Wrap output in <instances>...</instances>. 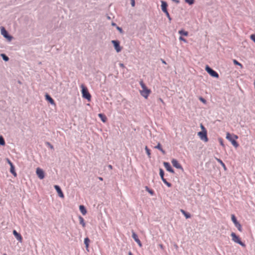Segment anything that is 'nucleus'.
Returning <instances> with one entry per match:
<instances>
[{
  "instance_id": "nucleus-35",
  "label": "nucleus",
  "mask_w": 255,
  "mask_h": 255,
  "mask_svg": "<svg viewBox=\"0 0 255 255\" xmlns=\"http://www.w3.org/2000/svg\"><path fill=\"white\" fill-rule=\"evenodd\" d=\"M162 181L168 187H170L171 186V184L167 182L165 179L163 180Z\"/></svg>"
},
{
  "instance_id": "nucleus-4",
  "label": "nucleus",
  "mask_w": 255,
  "mask_h": 255,
  "mask_svg": "<svg viewBox=\"0 0 255 255\" xmlns=\"http://www.w3.org/2000/svg\"><path fill=\"white\" fill-rule=\"evenodd\" d=\"M1 34L4 37L6 38L8 41H11L12 39V36L9 35L8 32L5 30L4 27H1L0 28Z\"/></svg>"
},
{
  "instance_id": "nucleus-20",
  "label": "nucleus",
  "mask_w": 255,
  "mask_h": 255,
  "mask_svg": "<svg viewBox=\"0 0 255 255\" xmlns=\"http://www.w3.org/2000/svg\"><path fill=\"white\" fill-rule=\"evenodd\" d=\"M215 159L217 160V161L221 164V165L222 166V167L224 168L225 170H227V167L224 164V163L222 161V160L219 158H218L217 157L215 158Z\"/></svg>"
},
{
  "instance_id": "nucleus-43",
  "label": "nucleus",
  "mask_w": 255,
  "mask_h": 255,
  "mask_svg": "<svg viewBox=\"0 0 255 255\" xmlns=\"http://www.w3.org/2000/svg\"><path fill=\"white\" fill-rule=\"evenodd\" d=\"M159 101H160L161 102V103H162L163 105H164V106L165 105V103H164V102L163 101V100L161 98H159Z\"/></svg>"
},
{
  "instance_id": "nucleus-45",
  "label": "nucleus",
  "mask_w": 255,
  "mask_h": 255,
  "mask_svg": "<svg viewBox=\"0 0 255 255\" xmlns=\"http://www.w3.org/2000/svg\"><path fill=\"white\" fill-rule=\"evenodd\" d=\"M220 144H221V145H222L223 146H224V143H223V140H222V139H221H221H220Z\"/></svg>"
},
{
  "instance_id": "nucleus-29",
  "label": "nucleus",
  "mask_w": 255,
  "mask_h": 255,
  "mask_svg": "<svg viewBox=\"0 0 255 255\" xmlns=\"http://www.w3.org/2000/svg\"><path fill=\"white\" fill-rule=\"evenodd\" d=\"M231 142L235 147H237L239 146V144L237 143L235 139H233Z\"/></svg>"
},
{
  "instance_id": "nucleus-34",
  "label": "nucleus",
  "mask_w": 255,
  "mask_h": 255,
  "mask_svg": "<svg viewBox=\"0 0 255 255\" xmlns=\"http://www.w3.org/2000/svg\"><path fill=\"white\" fill-rule=\"evenodd\" d=\"M185 1L190 5H192L194 3L195 0H185Z\"/></svg>"
},
{
  "instance_id": "nucleus-18",
  "label": "nucleus",
  "mask_w": 255,
  "mask_h": 255,
  "mask_svg": "<svg viewBox=\"0 0 255 255\" xmlns=\"http://www.w3.org/2000/svg\"><path fill=\"white\" fill-rule=\"evenodd\" d=\"M155 148L158 149L163 154H165V151L163 149V148L161 147V144L158 142L157 145L155 146Z\"/></svg>"
},
{
  "instance_id": "nucleus-23",
  "label": "nucleus",
  "mask_w": 255,
  "mask_h": 255,
  "mask_svg": "<svg viewBox=\"0 0 255 255\" xmlns=\"http://www.w3.org/2000/svg\"><path fill=\"white\" fill-rule=\"evenodd\" d=\"M10 171L13 175L14 176H16L17 174L15 171H14V167L13 165H11V166H10Z\"/></svg>"
},
{
  "instance_id": "nucleus-12",
  "label": "nucleus",
  "mask_w": 255,
  "mask_h": 255,
  "mask_svg": "<svg viewBox=\"0 0 255 255\" xmlns=\"http://www.w3.org/2000/svg\"><path fill=\"white\" fill-rule=\"evenodd\" d=\"M54 188L57 192L58 195L61 198H64V195L60 187L58 185H55Z\"/></svg>"
},
{
  "instance_id": "nucleus-17",
  "label": "nucleus",
  "mask_w": 255,
  "mask_h": 255,
  "mask_svg": "<svg viewBox=\"0 0 255 255\" xmlns=\"http://www.w3.org/2000/svg\"><path fill=\"white\" fill-rule=\"evenodd\" d=\"M98 116L99 117V118L101 119V121L104 122V123H106L107 121V118L106 117V116L105 115H104V114H99L98 115Z\"/></svg>"
},
{
  "instance_id": "nucleus-54",
  "label": "nucleus",
  "mask_w": 255,
  "mask_h": 255,
  "mask_svg": "<svg viewBox=\"0 0 255 255\" xmlns=\"http://www.w3.org/2000/svg\"><path fill=\"white\" fill-rule=\"evenodd\" d=\"M201 128H202L203 129H205V128L204 127V126H203L202 125H201Z\"/></svg>"
},
{
  "instance_id": "nucleus-42",
  "label": "nucleus",
  "mask_w": 255,
  "mask_h": 255,
  "mask_svg": "<svg viewBox=\"0 0 255 255\" xmlns=\"http://www.w3.org/2000/svg\"><path fill=\"white\" fill-rule=\"evenodd\" d=\"M131 4L132 6H134V5H135L134 0H131Z\"/></svg>"
},
{
  "instance_id": "nucleus-46",
  "label": "nucleus",
  "mask_w": 255,
  "mask_h": 255,
  "mask_svg": "<svg viewBox=\"0 0 255 255\" xmlns=\"http://www.w3.org/2000/svg\"><path fill=\"white\" fill-rule=\"evenodd\" d=\"M117 29H118V30H119V31H120V32H122L123 30H122V28H121V27H120L118 26V27H117Z\"/></svg>"
},
{
  "instance_id": "nucleus-30",
  "label": "nucleus",
  "mask_w": 255,
  "mask_h": 255,
  "mask_svg": "<svg viewBox=\"0 0 255 255\" xmlns=\"http://www.w3.org/2000/svg\"><path fill=\"white\" fill-rule=\"evenodd\" d=\"M231 219H232V221H233V222L234 223V224L238 222V221H237L235 215L234 214H232V216H231Z\"/></svg>"
},
{
  "instance_id": "nucleus-52",
  "label": "nucleus",
  "mask_w": 255,
  "mask_h": 255,
  "mask_svg": "<svg viewBox=\"0 0 255 255\" xmlns=\"http://www.w3.org/2000/svg\"><path fill=\"white\" fill-rule=\"evenodd\" d=\"M99 179L101 181H102L103 180V178L101 177H99Z\"/></svg>"
},
{
  "instance_id": "nucleus-28",
  "label": "nucleus",
  "mask_w": 255,
  "mask_h": 255,
  "mask_svg": "<svg viewBox=\"0 0 255 255\" xmlns=\"http://www.w3.org/2000/svg\"><path fill=\"white\" fill-rule=\"evenodd\" d=\"M145 150L146 151V152L147 153V154L148 155V156L149 158H150V155H151V153H150V149L147 147V146H145Z\"/></svg>"
},
{
  "instance_id": "nucleus-36",
  "label": "nucleus",
  "mask_w": 255,
  "mask_h": 255,
  "mask_svg": "<svg viewBox=\"0 0 255 255\" xmlns=\"http://www.w3.org/2000/svg\"><path fill=\"white\" fill-rule=\"evenodd\" d=\"M233 62L235 64V65H239L240 66H241V67H242V64H241L240 63H239L238 61H237L236 60H233Z\"/></svg>"
},
{
  "instance_id": "nucleus-57",
  "label": "nucleus",
  "mask_w": 255,
  "mask_h": 255,
  "mask_svg": "<svg viewBox=\"0 0 255 255\" xmlns=\"http://www.w3.org/2000/svg\"><path fill=\"white\" fill-rule=\"evenodd\" d=\"M3 255H6V254H4Z\"/></svg>"
},
{
  "instance_id": "nucleus-11",
  "label": "nucleus",
  "mask_w": 255,
  "mask_h": 255,
  "mask_svg": "<svg viewBox=\"0 0 255 255\" xmlns=\"http://www.w3.org/2000/svg\"><path fill=\"white\" fill-rule=\"evenodd\" d=\"M163 164H164V166L165 168H166V169L168 171H169V172H171L172 173H174V171L172 169V168L171 167V166L170 164H169V163L166 162H164L163 163Z\"/></svg>"
},
{
  "instance_id": "nucleus-47",
  "label": "nucleus",
  "mask_w": 255,
  "mask_h": 255,
  "mask_svg": "<svg viewBox=\"0 0 255 255\" xmlns=\"http://www.w3.org/2000/svg\"><path fill=\"white\" fill-rule=\"evenodd\" d=\"M159 247H160V248L162 250H164V247H163V245L162 244H159Z\"/></svg>"
},
{
  "instance_id": "nucleus-5",
  "label": "nucleus",
  "mask_w": 255,
  "mask_h": 255,
  "mask_svg": "<svg viewBox=\"0 0 255 255\" xmlns=\"http://www.w3.org/2000/svg\"><path fill=\"white\" fill-rule=\"evenodd\" d=\"M206 71L212 77L215 78H219V74L212 69H211L209 66L207 65L205 67Z\"/></svg>"
},
{
  "instance_id": "nucleus-37",
  "label": "nucleus",
  "mask_w": 255,
  "mask_h": 255,
  "mask_svg": "<svg viewBox=\"0 0 255 255\" xmlns=\"http://www.w3.org/2000/svg\"><path fill=\"white\" fill-rule=\"evenodd\" d=\"M250 38L255 43V34H252Z\"/></svg>"
},
{
  "instance_id": "nucleus-3",
  "label": "nucleus",
  "mask_w": 255,
  "mask_h": 255,
  "mask_svg": "<svg viewBox=\"0 0 255 255\" xmlns=\"http://www.w3.org/2000/svg\"><path fill=\"white\" fill-rule=\"evenodd\" d=\"M231 236L232 237V239L233 242H234L236 243L239 244L243 247H246V244L241 241L239 237L237 236V235L235 233H232Z\"/></svg>"
},
{
  "instance_id": "nucleus-8",
  "label": "nucleus",
  "mask_w": 255,
  "mask_h": 255,
  "mask_svg": "<svg viewBox=\"0 0 255 255\" xmlns=\"http://www.w3.org/2000/svg\"><path fill=\"white\" fill-rule=\"evenodd\" d=\"M198 135L200 136V138L207 142L208 140L207 135V132L205 130V131H200L198 132Z\"/></svg>"
},
{
  "instance_id": "nucleus-32",
  "label": "nucleus",
  "mask_w": 255,
  "mask_h": 255,
  "mask_svg": "<svg viewBox=\"0 0 255 255\" xmlns=\"http://www.w3.org/2000/svg\"><path fill=\"white\" fill-rule=\"evenodd\" d=\"M146 190L151 195H153L154 192L153 190L150 189L147 186L145 187Z\"/></svg>"
},
{
  "instance_id": "nucleus-41",
  "label": "nucleus",
  "mask_w": 255,
  "mask_h": 255,
  "mask_svg": "<svg viewBox=\"0 0 255 255\" xmlns=\"http://www.w3.org/2000/svg\"><path fill=\"white\" fill-rule=\"evenodd\" d=\"M200 100L203 103H206V101L203 98L201 97L200 98Z\"/></svg>"
},
{
  "instance_id": "nucleus-50",
  "label": "nucleus",
  "mask_w": 255,
  "mask_h": 255,
  "mask_svg": "<svg viewBox=\"0 0 255 255\" xmlns=\"http://www.w3.org/2000/svg\"><path fill=\"white\" fill-rule=\"evenodd\" d=\"M161 61L163 64H166V62L164 60L161 59Z\"/></svg>"
},
{
  "instance_id": "nucleus-14",
  "label": "nucleus",
  "mask_w": 255,
  "mask_h": 255,
  "mask_svg": "<svg viewBox=\"0 0 255 255\" xmlns=\"http://www.w3.org/2000/svg\"><path fill=\"white\" fill-rule=\"evenodd\" d=\"M167 7V3L164 1H161V9L164 13L168 12Z\"/></svg>"
},
{
  "instance_id": "nucleus-39",
  "label": "nucleus",
  "mask_w": 255,
  "mask_h": 255,
  "mask_svg": "<svg viewBox=\"0 0 255 255\" xmlns=\"http://www.w3.org/2000/svg\"><path fill=\"white\" fill-rule=\"evenodd\" d=\"M165 13L166 14V15L167 16V17H168V18L169 19V20L170 21H171V17L170 16V15H169V12H165Z\"/></svg>"
},
{
  "instance_id": "nucleus-15",
  "label": "nucleus",
  "mask_w": 255,
  "mask_h": 255,
  "mask_svg": "<svg viewBox=\"0 0 255 255\" xmlns=\"http://www.w3.org/2000/svg\"><path fill=\"white\" fill-rule=\"evenodd\" d=\"M46 99L49 101L51 104L52 105H55V102L54 100L48 94H46L45 95Z\"/></svg>"
},
{
  "instance_id": "nucleus-38",
  "label": "nucleus",
  "mask_w": 255,
  "mask_h": 255,
  "mask_svg": "<svg viewBox=\"0 0 255 255\" xmlns=\"http://www.w3.org/2000/svg\"><path fill=\"white\" fill-rule=\"evenodd\" d=\"M46 144L52 149L54 148L53 146L49 142H46Z\"/></svg>"
},
{
  "instance_id": "nucleus-31",
  "label": "nucleus",
  "mask_w": 255,
  "mask_h": 255,
  "mask_svg": "<svg viewBox=\"0 0 255 255\" xmlns=\"http://www.w3.org/2000/svg\"><path fill=\"white\" fill-rule=\"evenodd\" d=\"M226 138L230 141L233 139L232 135L229 132L227 133Z\"/></svg>"
},
{
  "instance_id": "nucleus-27",
  "label": "nucleus",
  "mask_w": 255,
  "mask_h": 255,
  "mask_svg": "<svg viewBox=\"0 0 255 255\" xmlns=\"http://www.w3.org/2000/svg\"><path fill=\"white\" fill-rule=\"evenodd\" d=\"M5 144L4 138L2 136H0V145H4Z\"/></svg>"
},
{
  "instance_id": "nucleus-24",
  "label": "nucleus",
  "mask_w": 255,
  "mask_h": 255,
  "mask_svg": "<svg viewBox=\"0 0 255 255\" xmlns=\"http://www.w3.org/2000/svg\"><path fill=\"white\" fill-rule=\"evenodd\" d=\"M80 223L82 225L83 227H85L86 226L84 218L82 217L81 216L79 217Z\"/></svg>"
},
{
  "instance_id": "nucleus-44",
  "label": "nucleus",
  "mask_w": 255,
  "mask_h": 255,
  "mask_svg": "<svg viewBox=\"0 0 255 255\" xmlns=\"http://www.w3.org/2000/svg\"><path fill=\"white\" fill-rule=\"evenodd\" d=\"M7 161L10 166H11V165H13L12 163L10 161V160L9 159L7 158Z\"/></svg>"
},
{
  "instance_id": "nucleus-48",
  "label": "nucleus",
  "mask_w": 255,
  "mask_h": 255,
  "mask_svg": "<svg viewBox=\"0 0 255 255\" xmlns=\"http://www.w3.org/2000/svg\"><path fill=\"white\" fill-rule=\"evenodd\" d=\"M119 65L122 68H125V65L123 63H120Z\"/></svg>"
},
{
  "instance_id": "nucleus-56",
  "label": "nucleus",
  "mask_w": 255,
  "mask_h": 255,
  "mask_svg": "<svg viewBox=\"0 0 255 255\" xmlns=\"http://www.w3.org/2000/svg\"><path fill=\"white\" fill-rule=\"evenodd\" d=\"M128 255H133L130 252H129L128 253Z\"/></svg>"
},
{
  "instance_id": "nucleus-10",
  "label": "nucleus",
  "mask_w": 255,
  "mask_h": 255,
  "mask_svg": "<svg viewBox=\"0 0 255 255\" xmlns=\"http://www.w3.org/2000/svg\"><path fill=\"white\" fill-rule=\"evenodd\" d=\"M132 237L134 240V241L137 243L139 247L142 246V244L139 239H138L137 235L133 231L132 232Z\"/></svg>"
},
{
  "instance_id": "nucleus-22",
  "label": "nucleus",
  "mask_w": 255,
  "mask_h": 255,
  "mask_svg": "<svg viewBox=\"0 0 255 255\" xmlns=\"http://www.w3.org/2000/svg\"><path fill=\"white\" fill-rule=\"evenodd\" d=\"M234 225L238 228V230L240 232H242V225H241V224L239 222L235 223Z\"/></svg>"
},
{
  "instance_id": "nucleus-55",
  "label": "nucleus",
  "mask_w": 255,
  "mask_h": 255,
  "mask_svg": "<svg viewBox=\"0 0 255 255\" xmlns=\"http://www.w3.org/2000/svg\"><path fill=\"white\" fill-rule=\"evenodd\" d=\"M112 25L113 26H115V25H116V24L115 23L113 22V23H112Z\"/></svg>"
},
{
  "instance_id": "nucleus-7",
  "label": "nucleus",
  "mask_w": 255,
  "mask_h": 255,
  "mask_svg": "<svg viewBox=\"0 0 255 255\" xmlns=\"http://www.w3.org/2000/svg\"><path fill=\"white\" fill-rule=\"evenodd\" d=\"M112 43L113 44L115 49L117 52H120L122 50V47L120 45V42L118 40H112Z\"/></svg>"
},
{
  "instance_id": "nucleus-19",
  "label": "nucleus",
  "mask_w": 255,
  "mask_h": 255,
  "mask_svg": "<svg viewBox=\"0 0 255 255\" xmlns=\"http://www.w3.org/2000/svg\"><path fill=\"white\" fill-rule=\"evenodd\" d=\"M79 209L83 215H85L86 214L87 210L83 205H80L79 207Z\"/></svg>"
},
{
  "instance_id": "nucleus-40",
  "label": "nucleus",
  "mask_w": 255,
  "mask_h": 255,
  "mask_svg": "<svg viewBox=\"0 0 255 255\" xmlns=\"http://www.w3.org/2000/svg\"><path fill=\"white\" fill-rule=\"evenodd\" d=\"M179 40H181V41H183L184 42H187L186 39L184 38H183V37H182V36H180L179 37Z\"/></svg>"
},
{
  "instance_id": "nucleus-9",
  "label": "nucleus",
  "mask_w": 255,
  "mask_h": 255,
  "mask_svg": "<svg viewBox=\"0 0 255 255\" xmlns=\"http://www.w3.org/2000/svg\"><path fill=\"white\" fill-rule=\"evenodd\" d=\"M171 163L174 167L177 169H181L182 171L183 170V168L181 164L178 162V161L175 159H172L171 160Z\"/></svg>"
},
{
  "instance_id": "nucleus-6",
  "label": "nucleus",
  "mask_w": 255,
  "mask_h": 255,
  "mask_svg": "<svg viewBox=\"0 0 255 255\" xmlns=\"http://www.w3.org/2000/svg\"><path fill=\"white\" fill-rule=\"evenodd\" d=\"M36 173L40 179H43L45 177L44 171L39 167L36 168Z\"/></svg>"
},
{
  "instance_id": "nucleus-49",
  "label": "nucleus",
  "mask_w": 255,
  "mask_h": 255,
  "mask_svg": "<svg viewBox=\"0 0 255 255\" xmlns=\"http://www.w3.org/2000/svg\"><path fill=\"white\" fill-rule=\"evenodd\" d=\"M108 167H109L110 169H113V166H112V165H108Z\"/></svg>"
},
{
  "instance_id": "nucleus-16",
  "label": "nucleus",
  "mask_w": 255,
  "mask_h": 255,
  "mask_svg": "<svg viewBox=\"0 0 255 255\" xmlns=\"http://www.w3.org/2000/svg\"><path fill=\"white\" fill-rule=\"evenodd\" d=\"M90 242V240L88 238H86L84 239V244L85 245L86 250L88 251H89L88 248H89Z\"/></svg>"
},
{
  "instance_id": "nucleus-13",
  "label": "nucleus",
  "mask_w": 255,
  "mask_h": 255,
  "mask_svg": "<svg viewBox=\"0 0 255 255\" xmlns=\"http://www.w3.org/2000/svg\"><path fill=\"white\" fill-rule=\"evenodd\" d=\"M13 234L18 241H19L20 242H22V238L20 234L17 233L15 230H13Z\"/></svg>"
},
{
  "instance_id": "nucleus-1",
  "label": "nucleus",
  "mask_w": 255,
  "mask_h": 255,
  "mask_svg": "<svg viewBox=\"0 0 255 255\" xmlns=\"http://www.w3.org/2000/svg\"><path fill=\"white\" fill-rule=\"evenodd\" d=\"M140 85L142 88V90L140 91V93L142 96L147 99L150 93V90L148 89L142 81L139 82Z\"/></svg>"
},
{
  "instance_id": "nucleus-21",
  "label": "nucleus",
  "mask_w": 255,
  "mask_h": 255,
  "mask_svg": "<svg viewBox=\"0 0 255 255\" xmlns=\"http://www.w3.org/2000/svg\"><path fill=\"white\" fill-rule=\"evenodd\" d=\"M181 212L185 216L186 218L188 219V218H190L191 217L190 214L189 213H187L186 212H185L184 210H182V209L181 210Z\"/></svg>"
},
{
  "instance_id": "nucleus-26",
  "label": "nucleus",
  "mask_w": 255,
  "mask_h": 255,
  "mask_svg": "<svg viewBox=\"0 0 255 255\" xmlns=\"http://www.w3.org/2000/svg\"><path fill=\"white\" fill-rule=\"evenodd\" d=\"M159 175L161 178L162 180L165 179L164 178V171L162 168H160L159 169Z\"/></svg>"
},
{
  "instance_id": "nucleus-33",
  "label": "nucleus",
  "mask_w": 255,
  "mask_h": 255,
  "mask_svg": "<svg viewBox=\"0 0 255 255\" xmlns=\"http://www.w3.org/2000/svg\"><path fill=\"white\" fill-rule=\"evenodd\" d=\"M1 56L2 57L3 60L5 61H7L9 60L8 57L6 56L4 54H1Z\"/></svg>"
},
{
  "instance_id": "nucleus-53",
  "label": "nucleus",
  "mask_w": 255,
  "mask_h": 255,
  "mask_svg": "<svg viewBox=\"0 0 255 255\" xmlns=\"http://www.w3.org/2000/svg\"><path fill=\"white\" fill-rule=\"evenodd\" d=\"M234 137L235 139H237L238 138V136L236 135H234Z\"/></svg>"
},
{
  "instance_id": "nucleus-2",
  "label": "nucleus",
  "mask_w": 255,
  "mask_h": 255,
  "mask_svg": "<svg viewBox=\"0 0 255 255\" xmlns=\"http://www.w3.org/2000/svg\"><path fill=\"white\" fill-rule=\"evenodd\" d=\"M81 87L82 88V94L83 97L87 99L88 101H90L91 99V96L87 88L83 84L81 85Z\"/></svg>"
},
{
  "instance_id": "nucleus-25",
  "label": "nucleus",
  "mask_w": 255,
  "mask_h": 255,
  "mask_svg": "<svg viewBox=\"0 0 255 255\" xmlns=\"http://www.w3.org/2000/svg\"><path fill=\"white\" fill-rule=\"evenodd\" d=\"M179 33L182 35L187 36L188 35V32L186 31H184L183 30H181L179 31Z\"/></svg>"
},
{
  "instance_id": "nucleus-51",
  "label": "nucleus",
  "mask_w": 255,
  "mask_h": 255,
  "mask_svg": "<svg viewBox=\"0 0 255 255\" xmlns=\"http://www.w3.org/2000/svg\"><path fill=\"white\" fill-rule=\"evenodd\" d=\"M173 1H175L177 3H178L179 2V1L178 0H172Z\"/></svg>"
}]
</instances>
